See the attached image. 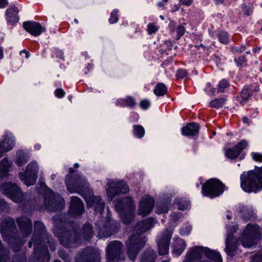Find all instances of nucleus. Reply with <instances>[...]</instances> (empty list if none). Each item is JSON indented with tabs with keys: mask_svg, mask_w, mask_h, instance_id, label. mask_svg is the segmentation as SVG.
<instances>
[{
	"mask_svg": "<svg viewBox=\"0 0 262 262\" xmlns=\"http://www.w3.org/2000/svg\"><path fill=\"white\" fill-rule=\"evenodd\" d=\"M66 183L68 190L71 192H77L85 199L88 205L93 207L95 212L102 213L105 204L100 196L93 195V190L85 179L80 175H75L74 179L70 174H67Z\"/></svg>",
	"mask_w": 262,
	"mask_h": 262,
	"instance_id": "nucleus-1",
	"label": "nucleus"
},
{
	"mask_svg": "<svg viewBox=\"0 0 262 262\" xmlns=\"http://www.w3.org/2000/svg\"><path fill=\"white\" fill-rule=\"evenodd\" d=\"M154 219L148 217L139 222L134 227V233L126 242V253L131 260H135L138 253L142 249L146 242V237L142 234L149 230L153 225Z\"/></svg>",
	"mask_w": 262,
	"mask_h": 262,
	"instance_id": "nucleus-2",
	"label": "nucleus"
},
{
	"mask_svg": "<svg viewBox=\"0 0 262 262\" xmlns=\"http://www.w3.org/2000/svg\"><path fill=\"white\" fill-rule=\"evenodd\" d=\"M241 186L247 192H256L262 189V167L244 172L241 176Z\"/></svg>",
	"mask_w": 262,
	"mask_h": 262,
	"instance_id": "nucleus-3",
	"label": "nucleus"
},
{
	"mask_svg": "<svg viewBox=\"0 0 262 262\" xmlns=\"http://www.w3.org/2000/svg\"><path fill=\"white\" fill-rule=\"evenodd\" d=\"M79 226L73 222L63 223L60 235H58L60 244L66 248H71L81 239L78 231Z\"/></svg>",
	"mask_w": 262,
	"mask_h": 262,
	"instance_id": "nucleus-4",
	"label": "nucleus"
},
{
	"mask_svg": "<svg viewBox=\"0 0 262 262\" xmlns=\"http://www.w3.org/2000/svg\"><path fill=\"white\" fill-rule=\"evenodd\" d=\"M32 244H34V252L32 258L39 259V262L49 261L50 255L48 250L47 243H43V240L38 237L36 234H33L31 241L29 242V247L31 248Z\"/></svg>",
	"mask_w": 262,
	"mask_h": 262,
	"instance_id": "nucleus-5",
	"label": "nucleus"
},
{
	"mask_svg": "<svg viewBox=\"0 0 262 262\" xmlns=\"http://www.w3.org/2000/svg\"><path fill=\"white\" fill-rule=\"evenodd\" d=\"M260 237L259 227L257 225L248 224L240 241L244 247H250L255 244L256 241L260 239Z\"/></svg>",
	"mask_w": 262,
	"mask_h": 262,
	"instance_id": "nucleus-6",
	"label": "nucleus"
},
{
	"mask_svg": "<svg viewBox=\"0 0 262 262\" xmlns=\"http://www.w3.org/2000/svg\"><path fill=\"white\" fill-rule=\"evenodd\" d=\"M123 244L118 241H112L106 247V256L108 262H118L125 259L122 249Z\"/></svg>",
	"mask_w": 262,
	"mask_h": 262,
	"instance_id": "nucleus-7",
	"label": "nucleus"
},
{
	"mask_svg": "<svg viewBox=\"0 0 262 262\" xmlns=\"http://www.w3.org/2000/svg\"><path fill=\"white\" fill-rule=\"evenodd\" d=\"M99 250L93 247H87L75 256V262H100Z\"/></svg>",
	"mask_w": 262,
	"mask_h": 262,
	"instance_id": "nucleus-8",
	"label": "nucleus"
},
{
	"mask_svg": "<svg viewBox=\"0 0 262 262\" xmlns=\"http://www.w3.org/2000/svg\"><path fill=\"white\" fill-rule=\"evenodd\" d=\"M224 185L217 179H212L207 181L202 186V191L204 195L214 198L224 191Z\"/></svg>",
	"mask_w": 262,
	"mask_h": 262,
	"instance_id": "nucleus-9",
	"label": "nucleus"
},
{
	"mask_svg": "<svg viewBox=\"0 0 262 262\" xmlns=\"http://www.w3.org/2000/svg\"><path fill=\"white\" fill-rule=\"evenodd\" d=\"M3 194L8 196L16 202H20L24 199V193L15 184L10 182L4 183L0 187Z\"/></svg>",
	"mask_w": 262,
	"mask_h": 262,
	"instance_id": "nucleus-10",
	"label": "nucleus"
},
{
	"mask_svg": "<svg viewBox=\"0 0 262 262\" xmlns=\"http://www.w3.org/2000/svg\"><path fill=\"white\" fill-rule=\"evenodd\" d=\"M34 231L33 234H36L38 237L43 240V243H47L52 251L56 248V243L52 237L46 232L43 224L37 221L34 223Z\"/></svg>",
	"mask_w": 262,
	"mask_h": 262,
	"instance_id": "nucleus-11",
	"label": "nucleus"
},
{
	"mask_svg": "<svg viewBox=\"0 0 262 262\" xmlns=\"http://www.w3.org/2000/svg\"><path fill=\"white\" fill-rule=\"evenodd\" d=\"M17 230L15 224L13 219L10 217L5 218L1 224L0 232L3 236L7 238L9 244L13 241Z\"/></svg>",
	"mask_w": 262,
	"mask_h": 262,
	"instance_id": "nucleus-12",
	"label": "nucleus"
},
{
	"mask_svg": "<svg viewBox=\"0 0 262 262\" xmlns=\"http://www.w3.org/2000/svg\"><path fill=\"white\" fill-rule=\"evenodd\" d=\"M155 205L154 199L148 194L143 195L140 200L138 209V215L143 217L147 215L152 210Z\"/></svg>",
	"mask_w": 262,
	"mask_h": 262,
	"instance_id": "nucleus-13",
	"label": "nucleus"
},
{
	"mask_svg": "<svg viewBox=\"0 0 262 262\" xmlns=\"http://www.w3.org/2000/svg\"><path fill=\"white\" fill-rule=\"evenodd\" d=\"M62 206L61 201L53 193H49L45 195V207L48 211L55 212L61 209Z\"/></svg>",
	"mask_w": 262,
	"mask_h": 262,
	"instance_id": "nucleus-14",
	"label": "nucleus"
},
{
	"mask_svg": "<svg viewBox=\"0 0 262 262\" xmlns=\"http://www.w3.org/2000/svg\"><path fill=\"white\" fill-rule=\"evenodd\" d=\"M116 208L119 212H135V205L132 197L126 196L117 201Z\"/></svg>",
	"mask_w": 262,
	"mask_h": 262,
	"instance_id": "nucleus-15",
	"label": "nucleus"
},
{
	"mask_svg": "<svg viewBox=\"0 0 262 262\" xmlns=\"http://www.w3.org/2000/svg\"><path fill=\"white\" fill-rule=\"evenodd\" d=\"M107 185L108 187L107 192L110 193L113 196L119 193H125L129 191L128 186L124 181H110L107 183Z\"/></svg>",
	"mask_w": 262,
	"mask_h": 262,
	"instance_id": "nucleus-16",
	"label": "nucleus"
},
{
	"mask_svg": "<svg viewBox=\"0 0 262 262\" xmlns=\"http://www.w3.org/2000/svg\"><path fill=\"white\" fill-rule=\"evenodd\" d=\"M171 237V232L167 229L164 231L161 234L158 241L159 253L160 255H164L168 253Z\"/></svg>",
	"mask_w": 262,
	"mask_h": 262,
	"instance_id": "nucleus-17",
	"label": "nucleus"
},
{
	"mask_svg": "<svg viewBox=\"0 0 262 262\" xmlns=\"http://www.w3.org/2000/svg\"><path fill=\"white\" fill-rule=\"evenodd\" d=\"M120 224L116 221L108 222L105 224L103 228L100 229L98 235L101 237H108L118 232Z\"/></svg>",
	"mask_w": 262,
	"mask_h": 262,
	"instance_id": "nucleus-18",
	"label": "nucleus"
},
{
	"mask_svg": "<svg viewBox=\"0 0 262 262\" xmlns=\"http://www.w3.org/2000/svg\"><path fill=\"white\" fill-rule=\"evenodd\" d=\"M18 228L24 237H27L32 231L31 220L25 216H20L16 219Z\"/></svg>",
	"mask_w": 262,
	"mask_h": 262,
	"instance_id": "nucleus-19",
	"label": "nucleus"
},
{
	"mask_svg": "<svg viewBox=\"0 0 262 262\" xmlns=\"http://www.w3.org/2000/svg\"><path fill=\"white\" fill-rule=\"evenodd\" d=\"M70 213L74 217L80 216L84 212V205L77 196H72L71 200Z\"/></svg>",
	"mask_w": 262,
	"mask_h": 262,
	"instance_id": "nucleus-20",
	"label": "nucleus"
},
{
	"mask_svg": "<svg viewBox=\"0 0 262 262\" xmlns=\"http://www.w3.org/2000/svg\"><path fill=\"white\" fill-rule=\"evenodd\" d=\"M204 247L202 246H195L191 248L185 256L183 262H192L202 258L204 254Z\"/></svg>",
	"mask_w": 262,
	"mask_h": 262,
	"instance_id": "nucleus-21",
	"label": "nucleus"
},
{
	"mask_svg": "<svg viewBox=\"0 0 262 262\" xmlns=\"http://www.w3.org/2000/svg\"><path fill=\"white\" fill-rule=\"evenodd\" d=\"M247 146L245 141H242L235 145L233 148H228L226 150V155L230 159L236 158L242 152L243 149Z\"/></svg>",
	"mask_w": 262,
	"mask_h": 262,
	"instance_id": "nucleus-22",
	"label": "nucleus"
},
{
	"mask_svg": "<svg viewBox=\"0 0 262 262\" xmlns=\"http://www.w3.org/2000/svg\"><path fill=\"white\" fill-rule=\"evenodd\" d=\"M238 245V241L234 238L232 234H229L226 240L225 251L227 254L231 257L233 256Z\"/></svg>",
	"mask_w": 262,
	"mask_h": 262,
	"instance_id": "nucleus-23",
	"label": "nucleus"
},
{
	"mask_svg": "<svg viewBox=\"0 0 262 262\" xmlns=\"http://www.w3.org/2000/svg\"><path fill=\"white\" fill-rule=\"evenodd\" d=\"M24 28L34 36H37L45 31L40 24L33 21H26L23 24Z\"/></svg>",
	"mask_w": 262,
	"mask_h": 262,
	"instance_id": "nucleus-24",
	"label": "nucleus"
},
{
	"mask_svg": "<svg viewBox=\"0 0 262 262\" xmlns=\"http://www.w3.org/2000/svg\"><path fill=\"white\" fill-rule=\"evenodd\" d=\"M26 172L27 176H29L27 184L29 185H33L36 182L37 176V173L38 171V166L36 162H32L28 164L26 168Z\"/></svg>",
	"mask_w": 262,
	"mask_h": 262,
	"instance_id": "nucleus-25",
	"label": "nucleus"
},
{
	"mask_svg": "<svg viewBox=\"0 0 262 262\" xmlns=\"http://www.w3.org/2000/svg\"><path fill=\"white\" fill-rule=\"evenodd\" d=\"M200 126L196 122L187 123L182 129V134L187 136H194L199 133Z\"/></svg>",
	"mask_w": 262,
	"mask_h": 262,
	"instance_id": "nucleus-26",
	"label": "nucleus"
},
{
	"mask_svg": "<svg viewBox=\"0 0 262 262\" xmlns=\"http://www.w3.org/2000/svg\"><path fill=\"white\" fill-rule=\"evenodd\" d=\"M79 233L81 234V237H83L84 240L90 241L94 235L93 225L88 222L85 223Z\"/></svg>",
	"mask_w": 262,
	"mask_h": 262,
	"instance_id": "nucleus-27",
	"label": "nucleus"
},
{
	"mask_svg": "<svg viewBox=\"0 0 262 262\" xmlns=\"http://www.w3.org/2000/svg\"><path fill=\"white\" fill-rule=\"evenodd\" d=\"M157 255L155 251L151 249H146L141 256L140 262H155Z\"/></svg>",
	"mask_w": 262,
	"mask_h": 262,
	"instance_id": "nucleus-28",
	"label": "nucleus"
},
{
	"mask_svg": "<svg viewBox=\"0 0 262 262\" xmlns=\"http://www.w3.org/2000/svg\"><path fill=\"white\" fill-rule=\"evenodd\" d=\"M18 10L16 7L10 8L7 10L6 14L8 16V22L13 24L18 21L19 17L17 16Z\"/></svg>",
	"mask_w": 262,
	"mask_h": 262,
	"instance_id": "nucleus-29",
	"label": "nucleus"
},
{
	"mask_svg": "<svg viewBox=\"0 0 262 262\" xmlns=\"http://www.w3.org/2000/svg\"><path fill=\"white\" fill-rule=\"evenodd\" d=\"M11 165V162L6 158L0 162V178H3L7 176Z\"/></svg>",
	"mask_w": 262,
	"mask_h": 262,
	"instance_id": "nucleus-30",
	"label": "nucleus"
},
{
	"mask_svg": "<svg viewBox=\"0 0 262 262\" xmlns=\"http://www.w3.org/2000/svg\"><path fill=\"white\" fill-rule=\"evenodd\" d=\"M13 146V143L10 142L8 139H5L0 142V158L2 157L3 153L11 150Z\"/></svg>",
	"mask_w": 262,
	"mask_h": 262,
	"instance_id": "nucleus-31",
	"label": "nucleus"
},
{
	"mask_svg": "<svg viewBox=\"0 0 262 262\" xmlns=\"http://www.w3.org/2000/svg\"><path fill=\"white\" fill-rule=\"evenodd\" d=\"M121 221L124 224L128 225L134 220L135 212H120Z\"/></svg>",
	"mask_w": 262,
	"mask_h": 262,
	"instance_id": "nucleus-32",
	"label": "nucleus"
},
{
	"mask_svg": "<svg viewBox=\"0 0 262 262\" xmlns=\"http://www.w3.org/2000/svg\"><path fill=\"white\" fill-rule=\"evenodd\" d=\"M17 159L16 163L19 166L26 164L28 161V157L23 150H19L17 152Z\"/></svg>",
	"mask_w": 262,
	"mask_h": 262,
	"instance_id": "nucleus-33",
	"label": "nucleus"
},
{
	"mask_svg": "<svg viewBox=\"0 0 262 262\" xmlns=\"http://www.w3.org/2000/svg\"><path fill=\"white\" fill-rule=\"evenodd\" d=\"M169 204L166 202H160L157 203V212L159 214L165 213L168 212Z\"/></svg>",
	"mask_w": 262,
	"mask_h": 262,
	"instance_id": "nucleus-34",
	"label": "nucleus"
},
{
	"mask_svg": "<svg viewBox=\"0 0 262 262\" xmlns=\"http://www.w3.org/2000/svg\"><path fill=\"white\" fill-rule=\"evenodd\" d=\"M167 92V88L164 84L159 83L157 84L154 90V93L158 96H162L165 95Z\"/></svg>",
	"mask_w": 262,
	"mask_h": 262,
	"instance_id": "nucleus-35",
	"label": "nucleus"
},
{
	"mask_svg": "<svg viewBox=\"0 0 262 262\" xmlns=\"http://www.w3.org/2000/svg\"><path fill=\"white\" fill-rule=\"evenodd\" d=\"M175 202L178 205L179 210H184L189 207V202L186 200L180 199L176 200Z\"/></svg>",
	"mask_w": 262,
	"mask_h": 262,
	"instance_id": "nucleus-36",
	"label": "nucleus"
},
{
	"mask_svg": "<svg viewBox=\"0 0 262 262\" xmlns=\"http://www.w3.org/2000/svg\"><path fill=\"white\" fill-rule=\"evenodd\" d=\"M185 247V243L183 241H179L174 246V251L178 254L180 255Z\"/></svg>",
	"mask_w": 262,
	"mask_h": 262,
	"instance_id": "nucleus-37",
	"label": "nucleus"
},
{
	"mask_svg": "<svg viewBox=\"0 0 262 262\" xmlns=\"http://www.w3.org/2000/svg\"><path fill=\"white\" fill-rule=\"evenodd\" d=\"M226 99L224 98L215 99L210 103V106L214 108L220 107L225 102Z\"/></svg>",
	"mask_w": 262,
	"mask_h": 262,
	"instance_id": "nucleus-38",
	"label": "nucleus"
},
{
	"mask_svg": "<svg viewBox=\"0 0 262 262\" xmlns=\"http://www.w3.org/2000/svg\"><path fill=\"white\" fill-rule=\"evenodd\" d=\"M252 92L249 91L248 87L244 88L241 92V96L244 101H246L252 95Z\"/></svg>",
	"mask_w": 262,
	"mask_h": 262,
	"instance_id": "nucleus-39",
	"label": "nucleus"
},
{
	"mask_svg": "<svg viewBox=\"0 0 262 262\" xmlns=\"http://www.w3.org/2000/svg\"><path fill=\"white\" fill-rule=\"evenodd\" d=\"M134 134L139 138H142L144 135V129L141 125H135L134 126Z\"/></svg>",
	"mask_w": 262,
	"mask_h": 262,
	"instance_id": "nucleus-40",
	"label": "nucleus"
},
{
	"mask_svg": "<svg viewBox=\"0 0 262 262\" xmlns=\"http://www.w3.org/2000/svg\"><path fill=\"white\" fill-rule=\"evenodd\" d=\"M59 256L64 261V262H71L72 260L71 257L68 253L66 252L64 250H60L58 252Z\"/></svg>",
	"mask_w": 262,
	"mask_h": 262,
	"instance_id": "nucleus-41",
	"label": "nucleus"
},
{
	"mask_svg": "<svg viewBox=\"0 0 262 262\" xmlns=\"http://www.w3.org/2000/svg\"><path fill=\"white\" fill-rule=\"evenodd\" d=\"M26 258L25 255L22 254L15 255L12 260V262H26Z\"/></svg>",
	"mask_w": 262,
	"mask_h": 262,
	"instance_id": "nucleus-42",
	"label": "nucleus"
},
{
	"mask_svg": "<svg viewBox=\"0 0 262 262\" xmlns=\"http://www.w3.org/2000/svg\"><path fill=\"white\" fill-rule=\"evenodd\" d=\"M123 104L125 106L133 107L135 105L136 103L133 98L128 97L123 100Z\"/></svg>",
	"mask_w": 262,
	"mask_h": 262,
	"instance_id": "nucleus-43",
	"label": "nucleus"
},
{
	"mask_svg": "<svg viewBox=\"0 0 262 262\" xmlns=\"http://www.w3.org/2000/svg\"><path fill=\"white\" fill-rule=\"evenodd\" d=\"M185 30V28L182 26H179L176 28V32H177V40H179L183 35Z\"/></svg>",
	"mask_w": 262,
	"mask_h": 262,
	"instance_id": "nucleus-44",
	"label": "nucleus"
},
{
	"mask_svg": "<svg viewBox=\"0 0 262 262\" xmlns=\"http://www.w3.org/2000/svg\"><path fill=\"white\" fill-rule=\"evenodd\" d=\"M229 85V83L227 81L225 80H223L221 81L219 85V91L223 92V89L227 88Z\"/></svg>",
	"mask_w": 262,
	"mask_h": 262,
	"instance_id": "nucleus-45",
	"label": "nucleus"
},
{
	"mask_svg": "<svg viewBox=\"0 0 262 262\" xmlns=\"http://www.w3.org/2000/svg\"><path fill=\"white\" fill-rule=\"evenodd\" d=\"M219 37L221 42L225 43L228 40L227 34L225 32H222L219 33Z\"/></svg>",
	"mask_w": 262,
	"mask_h": 262,
	"instance_id": "nucleus-46",
	"label": "nucleus"
},
{
	"mask_svg": "<svg viewBox=\"0 0 262 262\" xmlns=\"http://www.w3.org/2000/svg\"><path fill=\"white\" fill-rule=\"evenodd\" d=\"M29 176H27V172H26L25 173H24L23 172H19V179L22 180V181H24L25 182V183L27 185V186H30L31 185H29L27 184V181L28 180V178Z\"/></svg>",
	"mask_w": 262,
	"mask_h": 262,
	"instance_id": "nucleus-47",
	"label": "nucleus"
},
{
	"mask_svg": "<svg viewBox=\"0 0 262 262\" xmlns=\"http://www.w3.org/2000/svg\"><path fill=\"white\" fill-rule=\"evenodd\" d=\"M251 262H262V253L254 255L252 257Z\"/></svg>",
	"mask_w": 262,
	"mask_h": 262,
	"instance_id": "nucleus-48",
	"label": "nucleus"
},
{
	"mask_svg": "<svg viewBox=\"0 0 262 262\" xmlns=\"http://www.w3.org/2000/svg\"><path fill=\"white\" fill-rule=\"evenodd\" d=\"M118 20V17L117 16V12L113 11L111 13V17L110 18V22L111 23H115Z\"/></svg>",
	"mask_w": 262,
	"mask_h": 262,
	"instance_id": "nucleus-49",
	"label": "nucleus"
},
{
	"mask_svg": "<svg viewBox=\"0 0 262 262\" xmlns=\"http://www.w3.org/2000/svg\"><path fill=\"white\" fill-rule=\"evenodd\" d=\"M187 73L186 71L179 70L178 72L177 77L178 78H183L187 76Z\"/></svg>",
	"mask_w": 262,
	"mask_h": 262,
	"instance_id": "nucleus-50",
	"label": "nucleus"
},
{
	"mask_svg": "<svg viewBox=\"0 0 262 262\" xmlns=\"http://www.w3.org/2000/svg\"><path fill=\"white\" fill-rule=\"evenodd\" d=\"M140 106L143 109L147 108L150 104L149 102L147 100H142L140 102Z\"/></svg>",
	"mask_w": 262,
	"mask_h": 262,
	"instance_id": "nucleus-51",
	"label": "nucleus"
},
{
	"mask_svg": "<svg viewBox=\"0 0 262 262\" xmlns=\"http://www.w3.org/2000/svg\"><path fill=\"white\" fill-rule=\"evenodd\" d=\"M253 158L254 160L258 162H262V155L259 153H254Z\"/></svg>",
	"mask_w": 262,
	"mask_h": 262,
	"instance_id": "nucleus-52",
	"label": "nucleus"
},
{
	"mask_svg": "<svg viewBox=\"0 0 262 262\" xmlns=\"http://www.w3.org/2000/svg\"><path fill=\"white\" fill-rule=\"evenodd\" d=\"M157 28L154 24H150L148 25V32L149 34H151L156 31Z\"/></svg>",
	"mask_w": 262,
	"mask_h": 262,
	"instance_id": "nucleus-53",
	"label": "nucleus"
},
{
	"mask_svg": "<svg viewBox=\"0 0 262 262\" xmlns=\"http://www.w3.org/2000/svg\"><path fill=\"white\" fill-rule=\"evenodd\" d=\"M55 93L56 96L58 98H61L64 95V92L61 89H57Z\"/></svg>",
	"mask_w": 262,
	"mask_h": 262,
	"instance_id": "nucleus-54",
	"label": "nucleus"
},
{
	"mask_svg": "<svg viewBox=\"0 0 262 262\" xmlns=\"http://www.w3.org/2000/svg\"><path fill=\"white\" fill-rule=\"evenodd\" d=\"M21 246L22 244H21L19 240H17V246L16 247H15L13 244L12 245V246L13 247L14 251H18L20 250Z\"/></svg>",
	"mask_w": 262,
	"mask_h": 262,
	"instance_id": "nucleus-55",
	"label": "nucleus"
},
{
	"mask_svg": "<svg viewBox=\"0 0 262 262\" xmlns=\"http://www.w3.org/2000/svg\"><path fill=\"white\" fill-rule=\"evenodd\" d=\"M8 5L6 0H0V8H5Z\"/></svg>",
	"mask_w": 262,
	"mask_h": 262,
	"instance_id": "nucleus-56",
	"label": "nucleus"
},
{
	"mask_svg": "<svg viewBox=\"0 0 262 262\" xmlns=\"http://www.w3.org/2000/svg\"><path fill=\"white\" fill-rule=\"evenodd\" d=\"M181 3L183 5L189 6L192 3V0H180Z\"/></svg>",
	"mask_w": 262,
	"mask_h": 262,
	"instance_id": "nucleus-57",
	"label": "nucleus"
},
{
	"mask_svg": "<svg viewBox=\"0 0 262 262\" xmlns=\"http://www.w3.org/2000/svg\"><path fill=\"white\" fill-rule=\"evenodd\" d=\"M238 61L237 62L238 64L240 66H242V64L246 62V60L245 59V57L244 56H243L242 57H239V59H238Z\"/></svg>",
	"mask_w": 262,
	"mask_h": 262,
	"instance_id": "nucleus-58",
	"label": "nucleus"
},
{
	"mask_svg": "<svg viewBox=\"0 0 262 262\" xmlns=\"http://www.w3.org/2000/svg\"><path fill=\"white\" fill-rule=\"evenodd\" d=\"M23 53H25L26 54V58H28V57H29V53L25 50H24L23 51L20 52V54Z\"/></svg>",
	"mask_w": 262,
	"mask_h": 262,
	"instance_id": "nucleus-59",
	"label": "nucleus"
},
{
	"mask_svg": "<svg viewBox=\"0 0 262 262\" xmlns=\"http://www.w3.org/2000/svg\"><path fill=\"white\" fill-rule=\"evenodd\" d=\"M0 207L2 206V207H4V208L6 207V204L5 203V201L2 200H0Z\"/></svg>",
	"mask_w": 262,
	"mask_h": 262,
	"instance_id": "nucleus-60",
	"label": "nucleus"
},
{
	"mask_svg": "<svg viewBox=\"0 0 262 262\" xmlns=\"http://www.w3.org/2000/svg\"><path fill=\"white\" fill-rule=\"evenodd\" d=\"M243 121L244 123H247V124H249V121H248V119L247 117H244L243 118Z\"/></svg>",
	"mask_w": 262,
	"mask_h": 262,
	"instance_id": "nucleus-61",
	"label": "nucleus"
},
{
	"mask_svg": "<svg viewBox=\"0 0 262 262\" xmlns=\"http://www.w3.org/2000/svg\"><path fill=\"white\" fill-rule=\"evenodd\" d=\"M3 57V50L0 48V59H2Z\"/></svg>",
	"mask_w": 262,
	"mask_h": 262,
	"instance_id": "nucleus-62",
	"label": "nucleus"
},
{
	"mask_svg": "<svg viewBox=\"0 0 262 262\" xmlns=\"http://www.w3.org/2000/svg\"><path fill=\"white\" fill-rule=\"evenodd\" d=\"M249 12H250V9H248L247 10H246V12H245V13L247 15H249Z\"/></svg>",
	"mask_w": 262,
	"mask_h": 262,
	"instance_id": "nucleus-63",
	"label": "nucleus"
},
{
	"mask_svg": "<svg viewBox=\"0 0 262 262\" xmlns=\"http://www.w3.org/2000/svg\"><path fill=\"white\" fill-rule=\"evenodd\" d=\"M69 170H70V172L71 173H73L74 172V169L72 168H70Z\"/></svg>",
	"mask_w": 262,
	"mask_h": 262,
	"instance_id": "nucleus-64",
	"label": "nucleus"
}]
</instances>
